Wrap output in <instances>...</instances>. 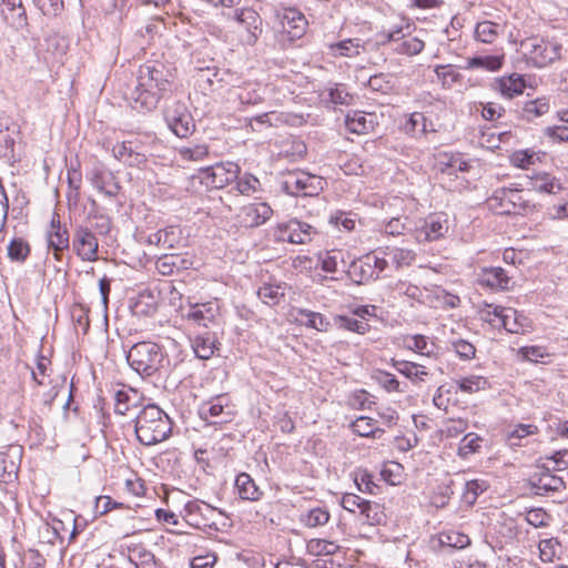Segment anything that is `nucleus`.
<instances>
[{"mask_svg": "<svg viewBox=\"0 0 568 568\" xmlns=\"http://www.w3.org/2000/svg\"><path fill=\"white\" fill-rule=\"evenodd\" d=\"M172 70L161 61H149L139 68L138 84L130 95L132 108L139 111H152L173 81Z\"/></svg>", "mask_w": 568, "mask_h": 568, "instance_id": "obj_1", "label": "nucleus"}, {"mask_svg": "<svg viewBox=\"0 0 568 568\" xmlns=\"http://www.w3.org/2000/svg\"><path fill=\"white\" fill-rule=\"evenodd\" d=\"M134 430L142 445L152 446L170 436L172 422L159 406L150 404L136 416Z\"/></svg>", "mask_w": 568, "mask_h": 568, "instance_id": "obj_2", "label": "nucleus"}, {"mask_svg": "<svg viewBox=\"0 0 568 568\" xmlns=\"http://www.w3.org/2000/svg\"><path fill=\"white\" fill-rule=\"evenodd\" d=\"M129 365L140 375L152 376L162 366L164 355L161 347L152 342H140L126 355Z\"/></svg>", "mask_w": 568, "mask_h": 568, "instance_id": "obj_3", "label": "nucleus"}, {"mask_svg": "<svg viewBox=\"0 0 568 568\" xmlns=\"http://www.w3.org/2000/svg\"><path fill=\"white\" fill-rule=\"evenodd\" d=\"M483 318L495 326H503L511 334H524L531 328V322L511 307L485 304Z\"/></svg>", "mask_w": 568, "mask_h": 568, "instance_id": "obj_4", "label": "nucleus"}, {"mask_svg": "<svg viewBox=\"0 0 568 568\" xmlns=\"http://www.w3.org/2000/svg\"><path fill=\"white\" fill-rule=\"evenodd\" d=\"M520 49L534 67L544 68L560 59L562 45L557 41L531 37L520 42Z\"/></svg>", "mask_w": 568, "mask_h": 568, "instance_id": "obj_5", "label": "nucleus"}, {"mask_svg": "<svg viewBox=\"0 0 568 568\" xmlns=\"http://www.w3.org/2000/svg\"><path fill=\"white\" fill-rule=\"evenodd\" d=\"M487 205L499 215L524 214L529 207V201L517 189L501 187L487 199Z\"/></svg>", "mask_w": 568, "mask_h": 568, "instance_id": "obj_6", "label": "nucleus"}, {"mask_svg": "<svg viewBox=\"0 0 568 568\" xmlns=\"http://www.w3.org/2000/svg\"><path fill=\"white\" fill-rule=\"evenodd\" d=\"M414 30V26L407 22L405 26L394 27L387 32H383L385 38L383 43H396L394 51L399 54L416 55L425 48V42L418 37H409Z\"/></svg>", "mask_w": 568, "mask_h": 568, "instance_id": "obj_7", "label": "nucleus"}, {"mask_svg": "<svg viewBox=\"0 0 568 568\" xmlns=\"http://www.w3.org/2000/svg\"><path fill=\"white\" fill-rule=\"evenodd\" d=\"M164 119L170 130L179 138H187L195 129L191 113L180 101H173L166 105Z\"/></svg>", "mask_w": 568, "mask_h": 568, "instance_id": "obj_8", "label": "nucleus"}, {"mask_svg": "<svg viewBox=\"0 0 568 568\" xmlns=\"http://www.w3.org/2000/svg\"><path fill=\"white\" fill-rule=\"evenodd\" d=\"M220 307L216 302L191 304L183 315L190 325L196 328L215 329L219 327Z\"/></svg>", "mask_w": 568, "mask_h": 568, "instance_id": "obj_9", "label": "nucleus"}, {"mask_svg": "<svg viewBox=\"0 0 568 568\" xmlns=\"http://www.w3.org/2000/svg\"><path fill=\"white\" fill-rule=\"evenodd\" d=\"M282 190L293 196H313L322 190V181L306 172H292L282 182Z\"/></svg>", "mask_w": 568, "mask_h": 568, "instance_id": "obj_10", "label": "nucleus"}, {"mask_svg": "<svg viewBox=\"0 0 568 568\" xmlns=\"http://www.w3.org/2000/svg\"><path fill=\"white\" fill-rule=\"evenodd\" d=\"M240 166L234 162L217 163L202 170V183L207 187L222 189L239 178Z\"/></svg>", "mask_w": 568, "mask_h": 568, "instance_id": "obj_11", "label": "nucleus"}, {"mask_svg": "<svg viewBox=\"0 0 568 568\" xmlns=\"http://www.w3.org/2000/svg\"><path fill=\"white\" fill-rule=\"evenodd\" d=\"M316 233L315 227L296 219L280 223L276 227V239L292 244L310 243Z\"/></svg>", "mask_w": 568, "mask_h": 568, "instance_id": "obj_12", "label": "nucleus"}, {"mask_svg": "<svg viewBox=\"0 0 568 568\" xmlns=\"http://www.w3.org/2000/svg\"><path fill=\"white\" fill-rule=\"evenodd\" d=\"M217 509L211 505L200 500H191L184 506L182 517L187 525L202 528L214 524Z\"/></svg>", "mask_w": 568, "mask_h": 568, "instance_id": "obj_13", "label": "nucleus"}, {"mask_svg": "<svg viewBox=\"0 0 568 568\" xmlns=\"http://www.w3.org/2000/svg\"><path fill=\"white\" fill-rule=\"evenodd\" d=\"M200 415L210 424H223L232 420L234 412L233 406L229 404L227 396L219 395L202 405Z\"/></svg>", "mask_w": 568, "mask_h": 568, "instance_id": "obj_14", "label": "nucleus"}, {"mask_svg": "<svg viewBox=\"0 0 568 568\" xmlns=\"http://www.w3.org/2000/svg\"><path fill=\"white\" fill-rule=\"evenodd\" d=\"M72 247L77 255L83 261L93 262L98 258V239L87 226L81 225L75 229Z\"/></svg>", "mask_w": 568, "mask_h": 568, "instance_id": "obj_15", "label": "nucleus"}, {"mask_svg": "<svg viewBox=\"0 0 568 568\" xmlns=\"http://www.w3.org/2000/svg\"><path fill=\"white\" fill-rule=\"evenodd\" d=\"M273 210L267 203H252L241 209L239 223L244 227H257L271 219Z\"/></svg>", "mask_w": 568, "mask_h": 568, "instance_id": "obj_16", "label": "nucleus"}, {"mask_svg": "<svg viewBox=\"0 0 568 568\" xmlns=\"http://www.w3.org/2000/svg\"><path fill=\"white\" fill-rule=\"evenodd\" d=\"M219 339L215 329L199 332L191 339V346L195 356L200 359L211 358L217 351Z\"/></svg>", "mask_w": 568, "mask_h": 568, "instance_id": "obj_17", "label": "nucleus"}, {"mask_svg": "<svg viewBox=\"0 0 568 568\" xmlns=\"http://www.w3.org/2000/svg\"><path fill=\"white\" fill-rule=\"evenodd\" d=\"M448 231L447 219L444 214H432L426 220L420 230L417 231L418 241H436L444 236Z\"/></svg>", "mask_w": 568, "mask_h": 568, "instance_id": "obj_18", "label": "nucleus"}, {"mask_svg": "<svg viewBox=\"0 0 568 568\" xmlns=\"http://www.w3.org/2000/svg\"><path fill=\"white\" fill-rule=\"evenodd\" d=\"M48 247L52 251H64L70 247V236L65 225L61 224L60 215L52 214L50 230L47 233Z\"/></svg>", "mask_w": 568, "mask_h": 568, "instance_id": "obj_19", "label": "nucleus"}, {"mask_svg": "<svg viewBox=\"0 0 568 568\" xmlns=\"http://www.w3.org/2000/svg\"><path fill=\"white\" fill-rule=\"evenodd\" d=\"M530 484L538 495H544L549 491H559L565 487L564 479L551 474L548 468H542L538 473H535L530 478Z\"/></svg>", "mask_w": 568, "mask_h": 568, "instance_id": "obj_20", "label": "nucleus"}, {"mask_svg": "<svg viewBox=\"0 0 568 568\" xmlns=\"http://www.w3.org/2000/svg\"><path fill=\"white\" fill-rule=\"evenodd\" d=\"M479 284L495 291H507L510 288L511 277L501 267L484 268L479 274Z\"/></svg>", "mask_w": 568, "mask_h": 568, "instance_id": "obj_21", "label": "nucleus"}, {"mask_svg": "<svg viewBox=\"0 0 568 568\" xmlns=\"http://www.w3.org/2000/svg\"><path fill=\"white\" fill-rule=\"evenodd\" d=\"M372 255L367 254L358 261L351 263L347 271L349 278L356 284H364L378 278V272L372 267Z\"/></svg>", "mask_w": 568, "mask_h": 568, "instance_id": "obj_22", "label": "nucleus"}, {"mask_svg": "<svg viewBox=\"0 0 568 568\" xmlns=\"http://www.w3.org/2000/svg\"><path fill=\"white\" fill-rule=\"evenodd\" d=\"M281 24L291 38H300L303 36L307 21L302 12L296 9L288 8L281 16Z\"/></svg>", "mask_w": 568, "mask_h": 568, "instance_id": "obj_23", "label": "nucleus"}, {"mask_svg": "<svg viewBox=\"0 0 568 568\" xmlns=\"http://www.w3.org/2000/svg\"><path fill=\"white\" fill-rule=\"evenodd\" d=\"M493 87L503 97L511 99L523 93L526 82L523 75L513 73L508 77H501L494 81Z\"/></svg>", "mask_w": 568, "mask_h": 568, "instance_id": "obj_24", "label": "nucleus"}, {"mask_svg": "<svg viewBox=\"0 0 568 568\" xmlns=\"http://www.w3.org/2000/svg\"><path fill=\"white\" fill-rule=\"evenodd\" d=\"M192 261L176 253H166L159 257L155 265L162 275H171L174 270H187L192 266Z\"/></svg>", "mask_w": 568, "mask_h": 568, "instance_id": "obj_25", "label": "nucleus"}, {"mask_svg": "<svg viewBox=\"0 0 568 568\" xmlns=\"http://www.w3.org/2000/svg\"><path fill=\"white\" fill-rule=\"evenodd\" d=\"M235 488L240 498L243 500L257 501L263 496V491L246 473H241L236 476Z\"/></svg>", "mask_w": 568, "mask_h": 568, "instance_id": "obj_26", "label": "nucleus"}, {"mask_svg": "<svg viewBox=\"0 0 568 568\" xmlns=\"http://www.w3.org/2000/svg\"><path fill=\"white\" fill-rule=\"evenodd\" d=\"M234 19L244 26L254 39L257 38L256 31L261 32L262 20L255 10L251 8L235 9Z\"/></svg>", "mask_w": 568, "mask_h": 568, "instance_id": "obj_27", "label": "nucleus"}, {"mask_svg": "<svg viewBox=\"0 0 568 568\" xmlns=\"http://www.w3.org/2000/svg\"><path fill=\"white\" fill-rule=\"evenodd\" d=\"M346 129L356 134H366L374 128V121L372 116H367L362 112H354L347 114L345 119Z\"/></svg>", "mask_w": 568, "mask_h": 568, "instance_id": "obj_28", "label": "nucleus"}, {"mask_svg": "<svg viewBox=\"0 0 568 568\" xmlns=\"http://www.w3.org/2000/svg\"><path fill=\"white\" fill-rule=\"evenodd\" d=\"M297 320L307 327L317 329L320 332H326L329 327V321L321 313L301 308L297 311Z\"/></svg>", "mask_w": 568, "mask_h": 568, "instance_id": "obj_29", "label": "nucleus"}, {"mask_svg": "<svg viewBox=\"0 0 568 568\" xmlns=\"http://www.w3.org/2000/svg\"><path fill=\"white\" fill-rule=\"evenodd\" d=\"M503 55H479L467 60L466 69H484L487 71H497L503 65Z\"/></svg>", "mask_w": 568, "mask_h": 568, "instance_id": "obj_30", "label": "nucleus"}, {"mask_svg": "<svg viewBox=\"0 0 568 568\" xmlns=\"http://www.w3.org/2000/svg\"><path fill=\"white\" fill-rule=\"evenodd\" d=\"M393 366L396 371L412 381H424L428 372L424 366L407 361H395Z\"/></svg>", "mask_w": 568, "mask_h": 568, "instance_id": "obj_31", "label": "nucleus"}, {"mask_svg": "<svg viewBox=\"0 0 568 568\" xmlns=\"http://www.w3.org/2000/svg\"><path fill=\"white\" fill-rule=\"evenodd\" d=\"M92 184L100 192L109 197H114L120 191V185L110 174L98 172L92 178Z\"/></svg>", "mask_w": 568, "mask_h": 568, "instance_id": "obj_32", "label": "nucleus"}, {"mask_svg": "<svg viewBox=\"0 0 568 568\" xmlns=\"http://www.w3.org/2000/svg\"><path fill=\"white\" fill-rule=\"evenodd\" d=\"M499 24L491 21L478 22L475 28L476 40L483 43H493L499 36Z\"/></svg>", "mask_w": 568, "mask_h": 568, "instance_id": "obj_33", "label": "nucleus"}, {"mask_svg": "<svg viewBox=\"0 0 568 568\" xmlns=\"http://www.w3.org/2000/svg\"><path fill=\"white\" fill-rule=\"evenodd\" d=\"M530 185L534 190L546 193H557V191L561 190L560 183L548 173L532 176Z\"/></svg>", "mask_w": 568, "mask_h": 568, "instance_id": "obj_34", "label": "nucleus"}, {"mask_svg": "<svg viewBox=\"0 0 568 568\" xmlns=\"http://www.w3.org/2000/svg\"><path fill=\"white\" fill-rule=\"evenodd\" d=\"M307 552L312 556L334 555L339 550V546L325 539H311L306 545Z\"/></svg>", "mask_w": 568, "mask_h": 568, "instance_id": "obj_35", "label": "nucleus"}, {"mask_svg": "<svg viewBox=\"0 0 568 568\" xmlns=\"http://www.w3.org/2000/svg\"><path fill=\"white\" fill-rule=\"evenodd\" d=\"M538 427L531 424H518L511 432L507 434L506 440L510 447L521 446V439L529 435L537 434Z\"/></svg>", "mask_w": 568, "mask_h": 568, "instance_id": "obj_36", "label": "nucleus"}, {"mask_svg": "<svg viewBox=\"0 0 568 568\" xmlns=\"http://www.w3.org/2000/svg\"><path fill=\"white\" fill-rule=\"evenodd\" d=\"M236 97L243 105H256L262 103L264 100L263 95L260 93L257 84H247L245 88H239Z\"/></svg>", "mask_w": 568, "mask_h": 568, "instance_id": "obj_37", "label": "nucleus"}, {"mask_svg": "<svg viewBox=\"0 0 568 568\" xmlns=\"http://www.w3.org/2000/svg\"><path fill=\"white\" fill-rule=\"evenodd\" d=\"M384 255H390L393 263L396 265L397 268L402 266H408L410 265L416 257V254L414 251L408 248H400L395 247L389 250V247H386L382 251Z\"/></svg>", "mask_w": 568, "mask_h": 568, "instance_id": "obj_38", "label": "nucleus"}, {"mask_svg": "<svg viewBox=\"0 0 568 568\" xmlns=\"http://www.w3.org/2000/svg\"><path fill=\"white\" fill-rule=\"evenodd\" d=\"M182 230L179 226L171 225L162 229V247L168 251L179 248L182 245Z\"/></svg>", "mask_w": 568, "mask_h": 568, "instance_id": "obj_39", "label": "nucleus"}, {"mask_svg": "<svg viewBox=\"0 0 568 568\" xmlns=\"http://www.w3.org/2000/svg\"><path fill=\"white\" fill-rule=\"evenodd\" d=\"M359 515L363 517L364 523L368 525H378L384 518L381 505L366 499L361 508Z\"/></svg>", "mask_w": 568, "mask_h": 568, "instance_id": "obj_40", "label": "nucleus"}, {"mask_svg": "<svg viewBox=\"0 0 568 568\" xmlns=\"http://www.w3.org/2000/svg\"><path fill=\"white\" fill-rule=\"evenodd\" d=\"M439 541L443 546L455 549H464L470 545V538L459 531H447L440 535Z\"/></svg>", "mask_w": 568, "mask_h": 568, "instance_id": "obj_41", "label": "nucleus"}, {"mask_svg": "<svg viewBox=\"0 0 568 568\" xmlns=\"http://www.w3.org/2000/svg\"><path fill=\"white\" fill-rule=\"evenodd\" d=\"M236 180L235 190L242 195L250 196L261 189L260 180L250 173H245Z\"/></svg>", "mask_w": 568, "mask_h": 568, "instance_id": "obj_42", "label": "nucleus"}, {"mask_svg": "<svg viewBox=\"0 0 568 568\" xmlns=\"http://www.w3.org/2000/svg\"><path fill=\"white\" fill-rule=\"evenodd\" d=\"M359 40L346 39L331 45L334 55L355 57L359 54Z\"/></svg>", "mask_w": 568, "mask_h": 568, "instance_id": "obj_43", "label": "nucleus"}, {"mask_svg": "<svg viewBox=\"0 0 568 568\" xmlns=\"http://www.w3.org/2000/svg\"><path fill=\"white\" fill-rule=\"evenodd\" d=\"M30 254V246L23 239H13L8 245V256L11 261L23 262Z\"/></svg>", "mask_w": 568, "mask_h": 568, "instance_id": "obj_44", "label": "nucleus"}, {"mask_svg": "<svg viewBox=\"0 0 568 568\" xmlns=\"http://www.w3.org/2000/svg\"><path fill=\"white\" fill-rule=\"evenodd\" d=\"M329 520V513L321 507L310 509L302 517V521L310 528L324 526Z\"/></svg>", "mask_w": 568, "mask_h": 568, "instance_id": "obj_45", "label": "nucleus"}, {"mask_svg": "<svg viewBox=\"0 0 568 568\" xmlns=\"http://www.w3.org/2000/svg\"><path fill=\"white\" fill-rule=\"evenodd\" d=\"M352 428L354 433L362 437H375L377 432H382L376 427V420L366 416L356 418V420L352 424Z\"/></svg>", "mask_w": 568, "mask_h": 568, "instance_id": "obj_46", "label": "nucleus"}, {"mask_svg": "<svg viewBox=\"0 0 568 568\" xmlns=\"http://www.w3.org/2000/svg\"><path fill=\"white\" fill-rule=\"evenodd\" d=\"M258 297L267 305H276L284 296V291L280 285L265 284L257 292Z\"/></svg>", "mask_w": 568, "mask_h": 568, "instance_id": "obj_47", "label": "nucleus"}, {"mask_svg": "<svg viewBox=\"0 0 568 568\" xmlns=\"http://www.w3.org/2000/svg\"><path fill=\"white\" fill-rule=\"evenodd\" d=\"M405 131L413 135H424L427 132V119L420 112L410 114L408 121L405 123Z\"/></svg>", "mask_w": 568, "mask_h": 568, "instance_id": "obj_48", "label": "nucleus"}, {"mask_svg": "<svg viewBox=\"0 0 568 568\" xmlns=\"http://www.w3.org/2000/svg\"><path fill=\"white\" fill-rule=\"evenodd\" d=\"M549 111V102L547 99H536L534 101H528L525 103L523 109L524 116L527 120H531L532 118H537L546 114Z\"/></svg>", "mask_w": 568, "mask_h": 568, "instance_id": "obj_49", "label": "nucleus"}, {"mask_svg": "<svg viewBox=\"0 0 568 568\" xmlns=\"http://www.w3.org/2000/svg\"><path fill=\"white\" fill-rule=\"evenodd\" d=\"M481 438L474 434L469 433L463 437L458 447V455L462 458H467L469 455L478 452L480 448Z\"/></svg>", "mask_w": 568, "mask_h": 568, "instance_id": "obj_50", "label": "nucleus"}, {"mask_svg": "<svg viewBox=\"0 0 568 568\" xmlns=\"http://www.w3.org/2000/svg\"><path fill=\"white\" fill-rule=\"evenodd\" d=\"M439 169L443 173L448 175L454 174L457 171H466L467 164L459 156L445 154L438 162Z\"/></svg>", "mask_w": 568, "mask_h": 568, "instance_id": "obj_51", "label": "nucleus"}, {"mask_svg": "<svg viewBox=\"0 0 568 568\" xmlns=\"http://www.w3.org/2000/svg\"><path fill=\"white\" fill-rule=\"evenodd\" d=\"M517 355L523 361L539 363L546 356H549L546 347L544 346H523L517 351Z\"/></svg>", "mask_w": 568, "mask_h": 568, "instance_id": "obj_52", "label": "nucleus"}, {"mask_svg": "<svg viewBox=\"0 0 568 568\" xmlns=\"http://www.w3.org/2000/svg\"><path fill=\"white\" fill-rule=\"evenodd\" d=\"M560 546L556 538L540 540L538 545L540 559L544 562L552 561Z\"/></svg>", "mask_w": 568, "mask_h": 568, "instance_id": "obj_53", "label": "nucleus"}, {"mask_svg": "<svg viewBox=\"0 0 568 568\" xmlns=\"http://www.w3.org/2000/svg\"><path fill=\"white\" fill-rule=\"evenodd\" d=\"M131 394H133L134 396L136 395V393L133 389H130V390L116 389L114 392V399H115L114 412L116 414L125 415L126 412L130 409V407L132 405L131 404V402H132Z\"/></svg>", "mask_w": 568, "mask_h": 568, "instance_id": "obj_54", "label": "nucleus"}, {"mask_svg": "<svg viewBox=\"0 0 568 568\" xmlns=\"http://www.w3.org/2000/svg\"><path fill=\"white\" fill-rule=\"evenodd\" d=\"M38 9L47 17H58L64 8L63 0H33Z\"/></svg>", "mask_w": 568, "mask_h": 568, "instance_id": "obj_55", "label": "nucleus"}, {"mask_svg": "<svg viewBox=\"0 0 568 568\" xmlns=\"http://www.w3.org/2000/svg\"><path fill=\"white\" fill-rule=\"evenodd\" d=\"M486 489H487V485L485 484L484 480H478V479L469 480L466 483V490L464 494V498L468 504L473 505L476 501L477 497L481 493H484Z\"/></svg>", "mask_w": 568, "mask_h": 568, "instance_id": "obj_56", "label": "nucleus"}, {"mask_svg": "<svg viewBox=\"0 0 568 568\" xmlns=\"http://www.w3.org/2000/svg\"><path fill=\"white\" fill-rule=\"evenodd\" d=\"M435 73L444 87H450L460 78V74L457 73L452 65H437Z\"/></svg>", "mask_w": 568, "mask_h": 568, "instance_id": "obj_57", "label": "nucleus"}, {"mask_svg": "<svg viewBox=\"0 0 568 568\" xmlns=\"http://www.w3.org/2000/svg\"><path fill=\"white\" fill-rule=\"evenodd\" d=\"M434 343H429L423 335H415L408 342V347L422 355L429 356L434 352Z\"/></svg>", "mask_w": 568, "mask_h": 568, "instance_id": "obj_58", "label": "nucleus"}, {"mask_svg": "<svg viewBox=\"0 0 568 568\" xmlns=\"http://www.w3.org/2000/svg\"><path fill=\"white\" fill-rule=\"evenodd\" d=\"M179 153L183 160L200 161L207 156L209 148L206 145H195L193 148H182Z\"/></svg>", "mask_w": 568, "mask_h": 568, "instance_id": "obj_59", "label": "nucleus"}, {"mask_svg": "<svg viewBox=\"0 0 568 568\" xmlns=\"http://www.w3.org/2000/svg\"><path fill=\"white\" fill-rule=\"evenodd\" d=\"M329 101L334 104L348 105L353 97L348 93L344 85H336L328 90Z\"/></svg>", "mask_w": 568, "mask_h": 568, "instance_id": "obj_60", "label": "nucleus"}, {"mask_svg": "<svg viewBox=\"0 0 568 568\" xmlns=\"http://www.w3.org/2000/svg\"><path fill=\"white\" fill-rule=\"evenodd\" d=\"M339 326L351 332L365 334L369 329V325L364 322L348 316H339Z\"/></svg>", "mask_w": 568, "mask_h": 568, "instance_id": "obj_61", "label": "nucleus"}, {"mask_svg": "<svg viewBox=\"0 0 568 568\" xmlns=\"http://www.w3.org/2000/svg\"><path fill=\"white\" fill-rule=\"evenodd\" d=\"M452 346H453L455 353L462 359H470L475 356V353H476L475 346L466 339L459 338V339L453 341Z\"/></svg>", "mask_w": 568, "mask_h": 568, "instance_id": "obj_62", "label": "nucleus"}, {"mask_svg": "<svg viewBox=\"0 0 568 568\" xmlns=\"http://www.w3.org/2000/svg\"><path fill=\"white\" fill-rule=\"evenodd\" d=\"M393 291L412 300H419L422 296V291L417 285L404 281L396 282L393 286Z\"/></svg>", "mask_w": 568, "mask_h": 568, "instance_id": "obj_63", "label": "nucleus"}, {"mask_svg": "<svg viewBox=\"0 0 568 568\" xmlns=\"http://www.w3.org/2000/svg\"><path fill=\"white\" fill-rule=\"evenodd\" d=\"M550 519V515H548L541 508H534L527 511L526 520L529 525L534 527H544L548 525Z\"/></svg>", "mask_w": 568, "mask_h": 568, "instance_id": "obj_64", "label": "nucleus"}]
</instances>
